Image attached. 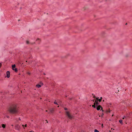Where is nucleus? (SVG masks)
<instances>
[{"label":"nucleus","instance_id":"1","mask_svg":"<svg viewBox=\"0 0 132 132\" xmlns=\"http://www.w3.org/2000/svg\"><path fill=\"white\" fill-rule=\"evenodd\" d=\"M9 111L11 113H16L18 111L16 104H12L9 109Z\"/></svg>","mask_w":132,"mask_h":132},{"label":"nucleus","instance_id":"2","mask_svg":"<svg viewBox=\"0 0 132 132\" xmlns=\"http://www.w3.org/2000/svg\"><path fill=\"white\" fill-rule=\"evenodd\" d=\"M65 114L70 119H72L74 118V116L72 115L68 111L65 112Z\"/></svg>","mask_w":132,"mask_h":132},{"label":"nucleus","instance_id":"3","mask_svg":"<svg viewBox=\"0 0 132 132\" xmlns=\"http://www.w3.org/2000/svg\"><path fill=\"white\" fill-rule=\"evenodd\" d=\"M20 126L19 124H16L15 126V129L19 130L20 128Z\"/></svg>","mask_w":132,"mask_h":132},{"label":"nucleus","instance_id":"4","mask_svg":"<svg viewBox=\"0 0 132 132\" xmlns=\"http://www.w3.org/2000/svg\"><path fill=\"white\" fill-rule=\"evenodd\" d=\"M101 108V110H102V111L103 112V110L102 109V107L101 106V105H98L97 108V109L98 110H100V109Z\"/></svg>","mask_w":132,"mask_h":132},{"label":"nucleus","instance_id":"5","mask_svg":"<svg viewBox=\"0 0 132 132\" xmlns=\"http://www.w3.org/2000/svg\"><path fill=\"white\" fill-rule=\"evenodd\" d=\"M6 77L7 78H9L10 77V72L9 71H8L6 72Z\"/></svg>","mask_w":132,"mask_h":132},{"label":"nucleus","instance_id":"6","mask_svg":"<svg viewBox=\"0 0 132 132\" xmlns=\"http://www.w3.org/2000/svg\"><path fill=\"white\" fill-rule=\"evenodd\" d=\"M94 104H95L96 105V106L98 105L99 104V103H98V102L96 101H95Z\"/></svg>","mask_w":132,"mask_h":132},{"label":"nucleus","instance_id":"7","mask_svg":"<svg viewBox=\"0 0 132 132\" xmlns=\"http://www.w3.org/2000/svg\"><path fill=\"white\" fill-rule=\"evenodd\" d=\"M36 41L37 42L38 44H39V43L40 42V40L39 38H38L36 40Z\"/></svg>","mask_w":132,"mask_h":132},{"label":"nucleus","instance_id":"8","mask_svg":"<svg viewBox=\"0 0 132 132\" xmlns=\"http://www.w3.org/2000/svg\"><path fill=\"white\" fill-rule=\"evenodd\" d=\"M15 64H14L12 65V69L13 70H14V68H15Z\"/></svg>","mask_w":132,"mask_h":132},{"label":"nucleus","instance_id":"9","mask_svg":"<svg viewBox=\"0 0 132 132\" xmlns=\"http://www.w3.org/2000/svg\"><path fill=\"white\" fill-rule=\"evenodd\" d=\"M53 111H54V109H51L50 110V112L51 113H53Z\"/></svg>","mask_w":132,"mask_h":132},{"label":"nucleus","instance_id":"10","mask_svg":"<svg viewBox=\"0 0 132 132\" xmlns=\"http://www.w3.org/2000/svg\"><path fill=\"white\" fill-rule=\"evenodd\" d=\"M36 86L38 88H39L40 87H41V85H40L39 84H38V85H36Z\"/></svg>","mask_w":132,"mask_h":132},{"label":"nucleus","instance_id":"11","mask_svg":"<svg viewBox=\"0 0 132 132\" xmlns=\"http://www.w3.org/2000/svg\"><path fill=\"white\" fill-rule=\"evenodd\" d=\"M48 123V121H47V120H45L44 121V122H43V123Z\"/></svg>","mask_w":132,"mask_h":132},{"label":"nucleus","instance_id":"12","mask_svg":"<svg viewBox=\"0 0 132 132\" xmlns=\"http://www.w3.org/2000/svg\"><path fill=\"white\" fill-rule=\"evenodd\" d=\"M2 126L3 128H4L5 127V124H2Z\"/></svg>","mask_w":132,"mask_h":132},{"label":"nucleus","instance_id":"13","mask_svg":"<svg viewBox=\"0 0 132 132\" xmlns=\"http://www.w3.org/2000/svg\"><path fill=\"white\" fill-rule=\"evenodd\" d=\"M14 70L15 72H17V71H18V70H17V68H15V69H14Z\"/></svg>","mask_w":132,"mask_h":132},{"label":"nucleus","instance_id":"14","mask_svg":"<svg viewBox=\"0 0 132 132\" xmlns=\"http://www.w3.org/2000/svg\"><path fill=\"white\" fill-rule=\"evenodd\" d=\"M110 112V110L109 109L106 110V112L108 113Z\"/></svg>","mask_w":132,"mask_h":132},{"label":"nucleus","instance_id":"15","mask_svg":"<svg viewBox=\"0 0 132 132\" xmlns=\"http://www.w3.org/2000/svg\"><path fill=\"white\" fill-rule=\"evenodd\" d=\"M96 105L95 104H94V105H92V106L93 107V108H95V106Z\"/></svg>","mask_w":132,"mask_h":132},{"label":"nucleus","instance_id":"16","mask_svg":"<svg viewBox=\"0 0 132 132\" xmlns=\"http://www.w3.org/2000/svg\"><path fill=\"white\" fill-rule=\"evenodd\" d=\"M54 104H56L57 105H59V104L58 103H57V102H56V101L54 102Z\"/></svg>","mask_w":132,"mask_h":132},{"label":"nucleus","instance_id":"17","mask_svg":"<svg viewBox=\"0 0 132 132\" xmlns=\"http://www.w3.org/2000/svg\"><path fill=\"white\" fill-rule=\"evenodd\" d=\"M122 120H120L119 121V122L121 123L122 122Z\"/></svg>","mask_w":132,"mask_h":132},{"label":"nucleus","instance_id":"18","mask_svg":"<svg viewBox=\"0 0 132 132\" xmlns=\"http://www.w3.org/2000/svg\"><path fill=\"white\" fill-rule=\"evenodd\" d=\"M94 132H99V131L96 129H95L94 130Z\"/></svg>","mask_w":132,"mask_h":132},{"label":"nucleus","instance_id":"19","mask_svg":"<svg viewBox=\"0 0 132 132\" xmlns=\"http://www.w3.org/2000/svg\"><path fill=\"white\" fill-rule=\"evenodd\" d=\"M29 43V42L28 41H26V43L27 44H28Z\"/></svg>","mask_w":132,"mask_h":132},{"label":"nucleus","instance_id":"20","mask_svg":"<svg viewBox=\"0 0 132 132\" xmlns=\"http://www.w3.org/2000/svg\"><path fill=\"white\" fill-rule=\"evenodd\" d=\"M101 99H98V101H99L100 102L101 101Z\"/></svg>","mask_w":132,"mask_h":132},{"label":"nucleus","instance_id":"21","mask_svg":"<svg viewBox=\"0 0 132 132\" xmlns=\"http://www.w3.org/2000/svg\"><path fill=\"white\" fill-rule=\"evenodd\" d=\"M98 99H98V98H96V100L95 101H98Z\"/></svg>","mask_w":132,"mask_h":132},{"label":"nucleus","instance_id":"22","mask_svg":"<svg viewBox=\"0 0 132 132\" xmlns=\"http://www.w3.org/2000/svg\"><path fill=\"white\" fill-rule=\"evenodd\" d=\"M2 66V64L1 63H0V68Z\"/></svg>","mask_w":132,"mask_h":132},{"label":"nucleus","instance_id":"23","mask_svg":"<svg viewBox=\"0 0 132 132\" xmlns=\"http://www.w3.org/2000/svg\"><path fill=\"white\" fill-rule=\"evenodd\" d=\"M24 58L25 59L26 58V59L27 60H28V58H26L25 56H24Z\"/></svg>","mask_w":132,"mask_h":132},{"label":"nucleus","instance_id":"24","mask_svg":"<svg viewBox=\"0 0 132 132\" xmlns=\"http://www.w3.org/2000/svg\"><path fill=\"white\" fill-rule=\"evenodd\" d=\"M27 73L28 74V75H30V73L29 72H28Z\"/></svg>","mask_w":132,"mask_h":132},{"label":"nucleus","instance_id":"25","mask_svg":"<svg viewBox=\"0 0 132 132\" xmlns=\"http://www.w3.org/2000/svg\"><path fill=\"white\" fill-rule=\"evenodd\" d=\"M64 110H67V108H64Z\"/></svg>","mask_w":132,"mask_h":132},{"label":"nucleus","instance_id":"26","mask_svg":"<svg viewBox=\"0 0 132 132\" xmlns=\"http://www.w3.org/2000/svg\"><path fill=\"white\" fill-rule=\"evenodd\" d=\"M6 117L7 118H9V116H6Z\"/></svg>","mask_w":132,"mask_h":132},{"label":"nucleus","instance_id":"27","mask_svg":"<svg viewBox=\"0 0 132 132\" xmlns=\"http://www.w3.org/2000/svg\"><path fill=\"white\" fill-rule=\"evenodd\" d=\"M24 126L25 127H27V124H25Z\"/></svg>","mask_w":132,"mask_h":132},{"label":"nucleus","instance_id":"28","mask_svg":"<svg viewBox=\"0 0 132 132\" xmlns=\"http://www.w3.org/2000/svg\"><path fill=\"white\" fill-rule=\"evenodd\" d=\"M125 118H126V117H123L122 118V119H124Z\"/></svg>","mask_w":132,"mask_h":132},{"label":"nucleus","instance_id":"29","mask_svg":"<svg viewBox=\"0 0 132 132\" xmlns=\"http://www.w3.org/2000/svg\"><path fill=\"white\" fill-rule=\"evenodd\" d=\"M22 127H24V125H22Z\"/></svg>","mask_w":132,"mask_h":132},{"label":"nucleus","instance_id":"30","mask_svg":"<svg viewBox=\"0 0 132 132\" xmlns=\"http://www.w3.org/2000/svg\"><path fill=\"white\" fill-rule=\"evenodd\" d=\"M102 97H101L100 99H101V100H102Z\"/></svg>","mask_w":132,"mask_h":132},{"label":"nucleus","instance_id":"31","mask_svg":"<svg viewBox=\"0 0 132 132\" xmlns=\"http://www.w3.org/2000/svg\"><path fill=\"white\" fill-rule=\"evenodd\" d=\"M127 23H126V24H125V25H127Z\"/></svg>","mask_w":132,"mask_h":132},{"label":"nucleus","instance_id":"32","mask_svg":"<svg viewBox=\"0 0 132 132\" xmlns=\"http://www.w3.org/2000/svg\"><path fill=\"white\" fill-rule=\"evenodd\" d=\"M103 124H102V127H103Z\"/></svg>","mask_w":132,"mask_h":132},{"label":"nucleus","instance_id":"33","mask_svg":"<svg viewBox=\"0 0 132 132\" xmlns=\"http://www.w3.org/2000/svg\"><path fill=\"white\" fill-rule=\"evenodd\" d=\"M104 115L103 114V113H102V115Z\"/></svg>","mask_w":132,"mask_h":132},{"label":"nucleus","instance_id":"34","mask_svg":"<svg viewBox=\"0 0 132 132\" xmlns=\"http://www.w3.org/2000/svg\"><path fill=\"white\" fill-rule=\"evenodd\" d=\"M19 120H20V118H19Z\"/></svg>","mask_w":132,"mask_h":132},{"label":"nucleus","instance_id":"35","mask_svg":"<svg viewBox=\"0 0 132 132\" xmlns=\"http://www.w3.org/2000/svg\"><path fill=\"white\" fill-rule=\"evenodd\" d=\"M29 64H30V62H29Z\"/></svg>","mask_w":132,"mask_h":132},{"label":"nucleus","instance_id":"36","mask_svg":"<svg viewBox=\"0 0 132 132\" xmlns=\"http://www.w3.org/2000/svg\"><path fill=\"white\" fill-rule=\"evenodd\" d=\"M46 112H47V110H46Z\"/></svg>","mask_w":132,"mask_h":132},{"label":"nucleus","instance_id":"37","mask_svg":"<svg viewBox=\"0 0 132 132\" xmlns=\"http://www.w3.org/2000/svg\"><path fill=\"white\" fill-rule=\"evenodd\" d=\"M27 62V61H26V62Z\"/></svg>","mask_w":132,"mask_h":132},{"label":"nucleus","instance_id":"38","mask_svg":"<svg viewBox=\"0 0 132 132\" xmlns=\"http://www.w3.org/2000/svg\"><path fill=\"white\" fill-rule=\"evenodd\" d=\"M113 116V115H112V116Z\"/></svg>","mask_w":132,"mask_h":132},{"label":"nucleus","instance_id":"39","mask_svg":"<svg viewBox=\"0 0 132 132\" xmlns=\"http://www.w3.org/2000/svg\"><path fill=\"white\" fill-rule=\"evenodd\" d=\"M57 107H59V106H57Z\"/></svg>","mask_w":132,"mask_h":132},{"label":"nucleus","instance_id":"40","mask_svg":"<svg viewBox=\"0 0 132 132\" xmlns=\"http://www.w3.org/2000/svg\"><path fill=\"white\" fill-rule=\"evenodd\" d=\"M32 132V131H30V132Z\"/></svg>","mask_w":132,"mask_h":132},{"label":"nucleus","instance_id":"41","mask_svg":"<svg viewBox=\"0 0 132 132\" xmlns=\"http://www.w3.org/2000/svg\"><path fill=\"white\" fill-rule=\"evenodd\" d=\"M103 101L104 102V100H103Z\"/></svg>","mask_w":132,"mask_h":132},{"label":"nucleus","instance_id":"42","mask_svg":"<svg viewBox=\"0 0 132 132\" xmlns=\"http://www.w3.org/2000/svg\"><path fill=\"white\" fill-rule=\"evenodd\" d=\"M12 126H13V125H12Z\"/></svg>","mask_w":132,"mask_h":132},{"label":"nucleus","instance_id":"43","mask_svg":"<svg viewBox=\"0 0 132 132\" xmlns=\"http://www.w3.org/2000/svg\"><path fill=\"white\" fill-rule=\"evenodd\" d=\"M20 21V20H18V21Z\"/></svg>","mask_w":132,"mask_h":132},{"label":"nucleus","instance_id":"44","mask_svg":"<svg viewBox=\"0 0 132 132\" xmlns=\"http://www.w3.org/2000/svg\"><path fill=\"white\" fill-rule=\"evenodd\" d=\"M1 127V126H0V128Z\"/></svg>","mask_w":132,"mask_h":132},{"label":"nucleus","instance_id":"45","mask_svg":"<svg viewBox=\"0 0 132 132\" xmlns=\"http://www.w3.org/2000/svg\"><path fill=\"white\" fill-rule=\"evenodd\" d=\"M94 100H93V102H94Z\"/></svg>","mask_w":132,"mask_h":132},{"label":"nucleus","instance_id":"46","mask_svg":"<svg viewBox=\"0 0 132 132\" xmlns=\"http://www.w3.org/2000/svg\"><path fill=\"white\" fill-rule=\"evenodd\" d=\"M105 1H107V0H105Z\"/></svg>","mask_w":132,"mask_h":132}]
</instances>
